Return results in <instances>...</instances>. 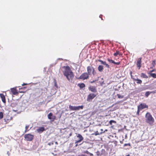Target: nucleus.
Listing matches in <instances>:
<instances>
[{
    "label": "nucleus",
    "mask_w": 156,
    "mask_h": 156,
    "mask_svg": "<svg viewBox=\"0 0 156 156\" xmlns=\"http://www.w3.org/2000/svg\"><path fill=\"white\" fill-rule=\"evenodd\" d=\"M98 61L101 62V63L103 65H104V62H105V61H103L100 59L98 60Z\"/></svg>",
    "instance_id": "7c9ffc66"
},
{
    "label": "nucleus",
    "mask_w": 156,
    "mask_h": 156,
    "mask_svg": "<svg viewBox=\"0 0 156 156\" xmlns=\"http://www.w3.org/2000/svg\"><path fill=\"white\" fill-rule=\"evenodd\" d=\"M98 70L100 72H102L103 69V66L102 65H99L98 68Z\"/></svg>",
    "instance_id": "f3484780"
},
{
    "label": "nucleus",
    "mask_w": 156,
    "mask_h": 156,
    "mask_svg": "<svg viewBox=\"0 0 156 156\" xmlns=\"http://www.w3.org/2000/svg\"><path fill=\"white\" fill-rule=\"evenodd\" d=\"M132 72L131 71L130 72V76H131V78H132L133 76H132Z\"/></svg>",
    "instance_id": "ea45409f"
},
{
    "label": "nucleus",
    "mask_w": 156,
    "mask_h": 156,
    "mask_svg": "<svg viewBox=\"0 0 156 156\" xmlns=\"http://www.w3.org/2000/svg\"><path fill=\"white\" fill-rule=\"evenodd\" d=\"M151 93H152V94L156 93V90H155L153 91H152L151 92Z\"/></svg>",
    "instance_id": "c9c22d12"
},
{
    "label": "nucleus",
    "mask_w": 156,
    "mask_h": 156,
    "mask_svg": "<svg viewBox=\"0 0 156 156\" xmlns=\"http://www.w3.org/2000/svg\"><path fill=\"white\" fill-rule=\"evenodd\" d=\"M89 77V75L87 73H82L78 78L79 79L83 80L87 79Z\"/></svg>",
    "instance_id": "423d86ee"
},
{
    "label": "nucleus",
    "mask_w": 156,
    "mask_h": 156,
    "mask_svg": "<svg viewBox=\"0 0 156 156\" xmlns=\"http://www.w3.org/2000/svg\"><path fill=\"white\" fill-rule=\"evenodd\" d=\"M129 146V147L131 146V144L130 143H128V144H125L124 145V146Z\"/></svg>",
    "instance_id": "2f4dec72"
},
{
    "label": "nucleus",
    "mask_w": 156,
    "mask_h": 156,
    "mask_svg": "<svg viewBox=\"0 0 156 156\" xmlns=\"http://www.w3.org/2000/svg\"><path fill=\"white\" fill-rule=\"evenodd\" d=\"M118 98H123V96L121 95L120 94H117Z\"/></svg>",
    "instance_id": "c85d7f7f"
},
{
    "label": "nucleus",
    "mask_w": 156,
    "mask_h": 156,
    "mask_svg": "<svg viewBox=\"0 0 156 156\" xmlns=\"http://www.w3.org/2000/svg\"><path fill=\"white\" fill-rule=\"evenodd\" d=\"M151 76L154 78H156V74L154 73H151L150 74Z\"/></svg>",
    "instance_id": "a878e982"
},
{
    "label": "nucleus",
    "mask_w": 156,
    "mask_h": 156,
    "mask_svg": "<svg viewBox=\"0 0 156 156\" xmlns=\"http://www.w3.org/2000/svg\"><path fill=\"white\" fill-rule=\"evenodd\" d=\"M153 70L151 71V72H153Z\"/></svg>",
    "instance_id": "8fccbe9b"
},
{
    "label": "nucleus",
    "mask_w": 156,
    "mask_h": 156,
    "mask_svg": "<svg viewBox=\"0 0 156 156\" xmlns=\"http://www.w3.org/2000/svg\"><path fill=\"white\" fill-rule=\"evenodd\" d=\"M7 154L8 155H9L10 154V153L9 151L7 152Z\"/></svg>",
    "instance_id": "79ce46f5"
},
{
    "label": "nucleus",
    "mask_w": 156,
    "mask_h": 156,
    "mask_svg": "<svg viewBox=\"0 0 156 156\" xmlns=\"http://www.w3.org/2000/svg\"><path fill=\"white\" fill-rule=\"evenodd\" d=\"M126 156H129V155H126Z\"/></svg>",
    "instance_id": "de8ad7c7"
},
{
    "label": "nucleus",
    "mask_w": 156,
    "mask_h": 156,
    "mask_svg": "<svg viewBox=\"0 0 156 156\" xmlns=\"http://www.w3.org/2000/svg\"><path fill=\"white\" fill-rule=\"evenodd\" d=\"M107 60L110 63H113V64L114 63L115 61L114 60H113L111 59H110V58H107Z\"/></svg>",
    "instance_id": "b1692460"
},
{
    "label": "nucleus",
    "mask_w": 156,
    "mask_h": 156,
    "mask_svg": "<svg viewBox=\"0 0 156 156\" xmlns=\"http://www.w3.org/2000/svg\"><path fill=\"white\" fill-rule=\"evenodd\" d=\"M118 55L120 56H122V54L118 50H116V52L114 54V55L115 56H116Z\"/></svg>",
    "instance_id": "dca6fc26"
},
{
    "label": "nucleus",
    "mask_w": 156,
    "mask_h": 156,
    "mask_svg": "<svg viewBox=\"0 0 156 156\" xmlns=\"http://www.w3.org/2000/svg\"><path fill=\"white\" fill-rule=\"evenodd\" d=\"M97 81L96 80H93L92 81H90V83H93L94 82H96V81Z\"/></svg>",
    "instance_id": "e433bc0d"
},
{
    "label": "nucleus",
    "mask_w": 156,
    "mask_h": 156,
    "mask_svg": "<svg viewBox=\"0 0 156 156\" xmlns=\"http://www.w3.org/2000/svg\"><path fill=\"white\" fill-rule=\"evenodd\" d=\"M102 15H100L99 16L101 18V19L102 20H103V19H102Z\"/></svg>",
    "instance_id": "c03bdc74"
},
{
    "label": "nucleus",
    "mask_w": 156,
    "mask_h": 156,
    "mask_svg": "<svg viewBox=\"0 0 156 156\" xmlns=\"http://www.w3.org/2000/svg\"><path fill=\"white\" fill-rule=\"evenodd\" d=\"M140 76L143 78H147L148 76L144 73H141L140 75Z\"/></svg>",
    "instance_id": "412c9836"
},
{
    "label": "nucleus",
    "mask_w": 156,
    "mask_h": 156,
    "mask_svg": "<svg viewBox=\"0 0 156 156\" xmlns=\"http://www.w3.org/2000/svg\"><path fill=\"white\" fill-rule=\"evenodd\" d=\"M138 108L141 110L145 108H148V106L145 103H141L138 106Z\"/></svg>",
    "instance_id": "9d476101"
},
{
    "label": "nucleus",
    "mask_w": 156,
    "mask_h": 156,
    "mask_svg": "<svg viewBox=\"0 0 156 156\" xmlns=\"http://www.w3.org/2000/svg\"><path fill=\"white\" fill-rule=\"evenodd\" d=\"M85 153H86L88 155H89L90 156H92L93 155V154L90 153V152H89L88 151H86L85 152Z\"/></svg>",
    "instance_id": "c756f323"
},
{
    "label": "nucleus",
    "mask_w": 156,
    "mask_h": 156,
    "mask_svg": "<svg viewBox=\"0 0 156 156\" xmlns=\"http://www.w3.org/2000/svg\"><path fill=\"white\" fill-rule=\"evenodd\" d=\"M102 152H105V150H102Z\"/></svg>",
    "instance_id": "49530a36"
},
{
    "label": "nucleus",
    "mask_w": 156,
    "mask_h": 156,
    "mask_svg": "<svg viewBox=\"0 0 156 156\" xmlns=\"http://www.w3.org/2000/svg\"><path fill=\"white\" fill-rule=\"evenodd\" d=\"M3 117V113L2 112H0V119H2Z\"/></svg>",
    "instance_id": "bb28decb"
},
{
    "label": "nucleus",
    "mask_w": 156,
    "mask_h": 156,
    "mask_svg": "<svg viewBox=\"0 0 156 156\" xmlns=\"http://www.w3.org/2000/svg\"><path fill=\"white\" fill-rule=\"evenodd\" d=\"M133 80L134 81H137L136 83H139L140 84H141L142 83V81L141 80L139 79H135L134 78H133Z\"/></svg>",
    "instance_id": "6ab92c4d"
},
{
    "label": "nucleus",
    "mask_w": 156,
    "mask_h": 156,
    "mask_svg": "<svg viewBox=\"0 0 156 156\" xmlns=\"http://www.w3.org/2000/svg\"><path fill=\"white\" fill-rule=\"evenodd\" d=\"M89 90L91 92L96 93L97 92L96 87L95 86H90L88 88Z\"/></svg>",
    "instance_id": "f8f14e48"
},
{
    "label": "nucleus",
    "mask_w": 156,
    "mask_h": 156,
    "mask_svg": "<svg viewBox=\"0 0 156 156\" xmlns=\"http://www.w3.org/2000/svg\"><path fill=\"white\" fill-rule=\"evenodd\" d=\"M54 82H55V86H56L57 85V83H56V81L55 79L54 80Z\"/></svg>",
    "instance_id": "58836bf2"
},
{
    "label": "nucleus",
    "mask_w": 156,
    "mask_h": 156,
    "mask_svg": "<svg viewBox=\"0 0 156 156\" xmlns=\"http://www.w3.org/2000/svg\"><path fill=\"white\" fill-rule=\"evenodd\" d=\"M101 133H104L105 132V131L103 132V129H101Z\"/></svg>",
    "instance_id": "a19ab883"
},
{
    "label": "nucleus",
    "mask_w": 156,
    "mask_h": 156,
    "mask_svg": "<svg viewBox=\"0 0 156 156\" xmlns=\"http://www.w3.org/2000/svg\"><path fill=\"white\" fill-rule=\"evenodd\" d=\"M24 137L25 140L27 141H31L34 138V135L30 134H26Z\"/></svg>",
    "instance_id": "20e7f679"
},
{
    "label": "nucleus",
    "mask_w": 156,
    "mask_h": 156,
    "mask_svg": "<svg viewBox=\"0 0 156 156\" xmlns=\"http://www.w3.org/2000/svg\"><path fill=\"white\" fill-rule=\"evenodd\" d=\"M45 130V128L43 127H39L37 129V132L39 133H42Z\"/></svg>",
    "instance_id": "4468645a"
},
{
    "label": "nucleus",
    "mask_w": 156,
    "mask_h": 156,
    "mask_svg": "<svg viewBox=\"0 0 156 156\" xmlns=\"http://www.w3.org/2000/svg\"><path fill=\"white\" fill-rule=\"evenodd\" d=\"M83 105L79 106H73L71 105H69V109L70 110L73 111L79 110L80 109H83Z\"/></svg>",
    "instance_id": "39448f33"
},
{
    "label": "nucleus",
    "mask_w": 156,
    "mask_h": 156,
    "mask_svg": "<svg viewBox=\"0 0 156 156\" xmlns=\"http://www.w3.org/2000/svg\"><path fill=\"white\" fill-rule=\"evenodd\" d=\"M87 73L89 75L92 72L93 74L94 75L96 74V72L94 68L91 66H88L87 67Z\"/></svg>",
    "instance_id": "7ed1b4c3"
},
{
    "label": "nucleus",
    "mask_w": 156,
    "mask_h": 156,
    "mask_svg": "<svg viewBox=\"0 0 156 156\" xmlns=\"http://www.w3.org/2000/svg\"><path fill=\"white\" fill-rule=\"evenodd\" d=\"M29 125H26L25 126V133H26L29 131L30 129H29Z\"/></svg>",
    "instance_id": "4be33fe9"
},
{
    "label": "nucleus",
    "mask_w": 156,
    "mask_h": 156,
    "mask_svg": "<svg viewBox=\"0 0 156 156\" xmlns=\"http://www.w3.org/2000/svg\"><path fill=\"white\" fill-rule=\"evenodd\" d=\"M120 62H114V64H116V65H119L120 64Z\"/></svg>",
    "instance_id": "f704fd0d"
},
{
    "label": "nucleus",
    "mask_w": 156,
    "mask_h": 156,
    "mask_svg": "<svg viewBox=\"0 0 156 156\" xmlns=\"http://www.w3.org/2000/svg\"><path fill=\"white\" fill-rule=\"evenodd\" d=\"M98 94L94 93H90L88 96L87 98V101H91Z\"/></svg>",
    "instance_id": "0eeeda50"
},
{
    "label": "nucleus",
    "mask_w": 156,
    "mask_h": 156,
    "mask_svg": "<svg viewBox=\"0 0 156 156\" xmlns=\"http://www.w3.org/2000/svg\"><path fill=\"white\" fill-rule=\"evenodd\" d=\"M140 110H141L140 109H139L138 108H137V112H136L137 115H139L140 112Z\"/></svg>",
    "instance_id": "72a5a7b5"
},
{
    "label": "nucleus",
    "mask_w": 156,
    "mask_h": 156,
    "mask_svg": "<svg viewBox=\"0 0 156 156\" xmlns=\"http://www.w3.org/2000/svg\"><path fill=\"white\" fill-rule=\"evenodd\" d=\"M150 94H151L150 91H147L145 94V96L147 98L148 97Z\"/></svg>",
    "instance_id": "5701e85b"
},
{
    "label": "nucleus",
    "mask_w": 156,
    "mask_h": 156,
    "mask_svg": "<svg viewBox=\"0 0 156 156\" xmlns=\"http://www.w3.org/2000/svg\"><path fill=\"white\" fill-rule=\"evenodd\" d=\"M104 65H105L106 67L108 68H109L110 67L106 63V62H104Z\"/></svg>",
    "instance_id": "cd10ccee"
},
{
    "label": "nucleus",
    "mask_w": 156,
    "mask_h": 156,
    "mask_svg": "<svg viewBox=\"0 0 156 156\" xmlns=\"http://www.w3.org/2000/svg\"><path fill=\"white\" fill-rule=\"evenodd\" d=\"M55 143L57 144V142H55Z\"/></svg>",
    "instance_id": "09e8293b"
},
{
    "label": "nucleus",
    "mask_w": 156,
    "mask_h": 156,
    "mask_svg": "<svg viewBox=\"0 0 156 156\" xmlns=\"http://www.w3.org/2000/svg\"><path fill=\"white\" fill-rule=\"evenodd\" d=\"M142 58L140 57L137 59L136 62V66L139 69H140L142 66Z\"/></svg>",
    "instance_id": "6e6552de"
},
{
    "label": "nucleus",
    "mask_w": 156,
    "mask_h": 156,
    "mask_svg": "<svg viewBox=\"0 0 156 156\" xmlns=\"http://www.w3.org/2000/svg\"><path fill=\"white\" fill-rule=\"evenodd\" d=\"M75 144H76V145H75L76 147H77L78 145V143H76Z\"/></svg>",
    "instance_id": "a18cd8bd"
},
{
    "label": "nucleus",
    "mask_w": 156,
    "mask_h": 156,
    "mask_svg": "<svg viewBox=\"0 0 156 156\" xmlns=\"http://www.w3.org/2000/svg\"><path fill=\"white\" fill-rule=\"evenodd\" d=\"M62 68L65 69V70L63 71L64 75L66 77L69 81L72 80L74 77V75L70 68L69 66H64Z\"/></svg>",
    "instance_id": "f257e3e1"
},
{
    "label": "nucleus",
    "mask_w": 156,
    "mask_h": 156,
    "mask_svg": "<svg viewBox=\"0 0 156 156\" xmlns=\"http://www.w3.org/2000/svg\"><path fill=\"white\" fill-rule=\"evenodd\" d=\"M77 137L79 138L78 140H76L75 144L80 143L83 140V137L80 134H78L77 136Z\"/></svg>",
    "instance_id": "ddd939ff"
},
{
    "label": "nucleus",
    "mask_w": 156,
    "mask_h": 156,
    "mask_svg": "<svg viewBox=\"0 0 156 156\" xmlns=\"http://www.w3.org/2000/svg\"><path fill=\"white\" fill-rule=\"evenodd\" d=\"M53 142H51V143H49L48 144L49 145H53Z\"/></svg>",
    "instance_id": "4c0bfd02"
},
{
    "label": "nucleus",
    "mask_w": 156,
    "mask_h": 156,
    "mask_svg": "<svg viewBox=\"0 0 156 156\" xmlns=\"http://www.w3.org/2000/svg\"><path fill=\"white\" fill-rule=\"evenodd\" d=\"M78 86L80 87V88H83L85 87V84L83 83H81L78 84Z\"/></svg>",
    "instance_id": "aec40b11"
},
{
    "label": "nucleus",
    "mask_w": 156,
    "mask_h": 156,
    "mask_svg": "<svg viewBox=\"0 0 156 156\" xmlns=\"http://www.w3.org/2000/svg\"><path fill=\"white\" fill-rule=\"evenodd\" d=\"M145 121L146 123L151 125H153L154 122V118L149 112H147L145 115Z\"/></svg>",
    "instance_id": "f03ea898"
},
{
    "label": "nucleus",
    "mask_w": 156,
    "mask_h": 156,
    "mask_svg": "<svg viewBox=\"0 0 156 156\" xmlns=\"http://www.w3.org/2000/svg\"><path fill=\"white\" fill-rule=\"evenodd\" d=\"M112 123H116V122L115 121L113 120H110L109 122V123L110 125H112Z\"/></svg>",
    "instance_id": "393cba45"
},
{
    "label": "nucleus",
    "mask_w": 156,
    "mask_h": 156,
    "mask_svg": "<svg viewBox=\"0 0 156 156\" xmlns=\"http://www.w3.org/2000/svg\"><path fill=\"white\" fill-rule=\"evenodd\" d=\"M152 65H153V66H154L155 65V60H153L152 62Z\"/></svg>",
    "instance_id": "473e14b6"
},
{
    "label": "nucleus",
    "mask_w": 156,
    "mask_h": 156,
    "mask_svg": "<svg viewBox=\"0 0 156 156\" xmlns=\"http://www.w3.org/2000/svg\"><path fill=\"white\" fill-rule=\"evenodd\" d=\"M11 91L12 94L15 95H18L19 92L16 89V87H14L11 89Z\"/></svg>",
    "instance_id": "9b49d317"
},
{
    "label": "nucleus",
    "mask_w": 156,
    "mask_h": 156,
    "mask_svg": "<svg viewBox=\"0 0 156 156\" xmlns=\"http://www.w3.org/2000/svg\"><path fill=\"white\" fill-rule=\"evenodd\" d=\"M0 96L2 99V101L4 103H6V100L5 95L2 94H0Z\"/></svg>",
    "instance_id": "2eb2a0df"
},
{
    "label": "nucleus",
    "mask_w": 156,
    "mask_h": 156,
    "mask_svg": "<svg viewBox=\"0 0 156 156\" xmlns=\"http://www.w3.org/2000/svg\"><path fill=\"white\" fill-rule=\"evenodd\" d=\"M48 118L50 119L51 121L53 122L56 119V117L53 115L52 113H50L48 115Z\"/></svg>",
    "instance_id": "1a4fd4ad"
},
{
    "label": "nucleus",
    "mask_w": 156,
    "mask_h": 156,
    "mask_svg": "<svg viewBox=\"0 0 156 156\" xmlns=\"http://www.w3.org/2000/svg\"><path fill=\"white\" fill-rule=\"evenodd\" d=\"M27 85V83H23V84H22V86L25 85Z\"/></svg>",
    "instance_id": "37998d69"
},
{
    "label": "nucleus",
    "mask_w": 156,
    "mask_h": 156,
    "mask_svg": "<svg viewBox=\"0 0 156 156\" xmlns=\"http://www.w3.org/2000/svg\"><path fill=\"white\" fill-rule=\"evenodd\" d=\"M26 88V87H22L21 88H20L19 89V91H18L19 93H24L25 92V91L24 90V89Z\"/></svg>",
    "instance_id": "a211bd4d"
}]
</instances>
